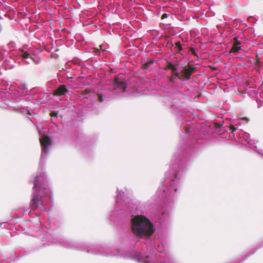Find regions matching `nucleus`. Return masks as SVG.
<instances>
[{"label": "nucleus", "mask_w": 263, "mask_h": 263, "mask_svg": "<svg viewBox=\"0 0 263 263\" xmlns=\"http://www.w3.org/2000/svg\"><path fill=\"white\" fill-rule=\"evenodd\" d=\"M184 165L181 160L176 155L172 158L170 170L165 173V178H170L166 182L169 186H163V191L161 193V199L166 198L168 203H165L162 213L158 218L159 222L163 225H167L171 221L169 211L172 208L174 199L176 193L180 186L179 179L184 171Z\"/></svg>", "instance_id": "2"}, {"label": "nucleus", "mask_w": 263, "mask_h": 263, "mask_svg": "<svg viewBox=\"0 0 263 263\" xmlns=\"http://www.w3.org/2000/svg\"><path fill=\"white\" fill-rule=\"evenodd\" d=\"M168 68L171 69L173 73L179 78V74L177 72V69L173 64L169 63L168 65Z\"/></svg>", "instance_id": "14"}, {"label": "nucleus", "mask_w": 263, "mask_h": 263, "mask_svg": "<svg viewBox=\"0 0 263 263\" xmlns=\"http://www.w3.org/2000/svg\"><path fill=\"white\" fill-rule=\"evenodd\" d=\"M8 46H9L10 48H13L14 47V43L13 42H10L8 44Z\"/></svg>", "instance_id": "24"}, {"label": "nucleus", "mask_w": 263, "mask_h": 263, "mask_svg": "<svg viewBox=\"0 0 263 263\" xmlns=\"http://www.w3.org/2000/svg\"><path fill=\"white\" fill-rule=\"evenodd\" d=\"M191 74V73L190 71H189L188 70H185V76L186 79H187V80L189 79Z\"/></svg>", "instance_id": "20"}, {"label": "nucleus", "mask_w": 263, "mask_h": 263, "mask_svg": "<svg viewBox=\"0 0 263 263\" xmlns=\"http://www.w3.org/2000/svg\"><path fill=\"white\" fill-rule=\"evenodd\" d=\"M130 221L132 231L138 238L149 239L155 232L156 228L154 224L146 216H133Z\"/></svg>", "instance_id": "3"}, {"label": "nucleus", "mask_w": 263, "mask_h": 263, "mask_svg": "<svg viewBox=\"0 0 263 263\" xmlns=\"http://www.w3.org/2000/svg\"><path fill=\"white\" fill-rule=\"evenodd\" d=\"M167 17V14L166 13H164L162 15V18H164L165 17Z\"/></svg>", "instance_id": "27"}, {"label": "nucleus", "mask_w": 263, "mask_h": 263, "mask_svg": "<svg viewBox=\"0 0 263 263\" xmlns=\"http://www.w3.org/2000/svg\"><path fill=\"white\" fill-rule=\"evenodd\" d=\"M125 193L122 191L118 189L117 190V195H116V201L118 204V205H123V204L125 202Z\"/></svg>", "instance_id": "11"}, {"label": "nucleus", "mask_w": 263, "mask_h": 263, "mask_svg": "<svg viewBox=\"0 0 263 263\" xmlns=\"http://www.w3.org/2000/svg\"><path fill=\"white\" fill-rule=\"evenodd\" d=\"M48 243L47 245H58L65 248L77 249L78 247L76 244L70 240H69L61 235L57 234H52V236L50 234L47 236Z\"/></svg>", "instance_id": "7"}, {"label": "nucleus", "mask_w": 263, "mask_h": 263, "mask_svg": "<svg viewBox=\"0 0 263 263\" xmlns=\"http://www.w3.org/2000/svg\"><path fill=\"white\" fill-rule=\"evenodd\" d=\"M164 101L169 102L173 109H179L182 107L183 103V100L179 98L177 96H172L171 97L165 96L164 99Z\"/></svg>", "instance_id": "8"}, {"label": "nucleus", "mask_w": 263, "mask_h": 263, "mask_svg": "<svg viewBox=\"0 0 263 263\" xmlns=\"http://www.w3.org/2000/svg\"><path fill=\"white\" fill-rule=\"evenodd\" d=\"M249 135L247 133L243 134V137L245 139V141L247 143H250V139L249 138Z\"/></svg>", "instance_id": "18"}, {"label": "nucleus", "mask_w": 263, "mask_h": 263, "mask_svg": "<svg viewBox=\"0 0 263 263\" xmlns=\"http://www.w3.org/2000/svg\"><path fill=\"white\" fill-rule=\"evenodd\" d=\"M40 140L42 145V153L37 174L34 180L30 208L31 211L39 209L42 211H47L48 207L51 205L52 201L51 190L48 185L47 178L45 172L42 171V163L47 156L51 142L48 137L45 135L41 136Z\"/></svg>", "instance_id": "1"}, {"label": "nucleus", "mask_w": 263, "mask_h": 263, "mask_svg": "<svg viewBox=\"0 0 263 263\" xmlns=\"http://www.w3.org/2000/svg\"><path fill=\"white\" fill-rule=\"evenodd\" d=\"M230 127H231V130H232V132L233 133H234V132H235L236 130L237 129V128L235 127L234 123L231 124Z\"/></svg>", "instance_id": "22"}, {"label": "nucleus", "mask_w": 263, "mask_h": 263, "mask_svg": "<svg viewBox=\"0 0 263 263\" xmlns=\"http://www.w3.org/2000/svg\"><path fill=\"white\" fill-rule=\"evenodd\" d=\"M176 48L179 51L182 49L180 42H178L176 43Z\"/></svg>", "instance_id": "19"}, {"label": "nucleus", "mask_w": 263, "mask_h": 263, "mask_svg": "<svg viewBox=\"0 0 263 263\" xmlns=\"http://www.w3.org/2000/svg\"><path fill=\"white\" fill-rule=\"evenodd\" d=\"M144 245L146 246L147 250L149 249V248H151V246L146 243L144 244Z\"/></svg>", "instance_id": "26"}, {"label": "nucleus", "mask_w": 263, "mask_h": 263, "mask_svg": "<svg viewBox=\"0 0 263 263\" xmlns=\"http://www.w3.org/2000/svg\"><path fill=\"white\" fill-rule=\"evenodd\" d=\"M163 191V187L159 188L155 195L147 202L135 201L134 203H128L126 204V212L134 216V214L142 215L148 214L151 213L152 209L161 201V193Z\"/></svg>", "instance_id": "4"}, {"label": "nucleus", "mask_w": 263, "mask_h": 263, "mask_svg": "<svg viewBox=\"0 0 263 263\" xmlns=\"http://www.w3.org/2000/svg\"><path fill=\"white\" fill-rule=\"evenodd\" d=\"M240 50H241L240 43L238 42H236L233 45L231 51L234 52H238Z\"/></svg>", "instance_id": "13"}, {"label": "nucleus", "mask_w": 263, "mask_h": 263, "mask_svg": "<svg viewBox=\"0 0 263 263\" xmlns=\"http://www.w3.org/2000/svg\"><path fill=\"white\" fill-rule=\"evenodd\" d=\"M28 212V210H25V213H26V212Z\"/></svg>", "instance_id": "29"}, {"label": "nucleus", "mask_w": 263, "mask_h": 263, "mask_svg": "<svg viewBox=\"0 0 263 263\" xmlns=\"http://www.w3.org/2000/svg\"><path fill=\"white\" fill-rule=\"evenodd\" d=\"M102 91H103L102 90H101L99 91V92H98V98H99V100L101 102L104 101L105 98V96H104L102 93Z\"/></svg>", "instance_id": "17"}, {"label": "nucleus", "mask_w": 263, "mask_h": 263, "mask_svg": "<svg viewBox=\"0 0 263 263\" xmlns=\"http://www.w3.org/2000/svg\"><path fill=\"white\" fill-rule=\"evenodd\" d=\"M67 91L66 87L64 85H62L55 90V94L57 95H65Z\"/></svg>", "instance_id": "12"}, {"label": "nucleus", "mask_w": 263, "mask_h": 263, "mask_svg": "<svg viewBox=\"0 0 263 263\" xmlns=\"http://www.w3.org/2000/svg\"><path fill=\"white\" fill-rule=\"evenodd\" d=\"M116 87L117 88L124 89L125 83L124 82H118L117 81L115 82Z\"/></svg>", "instance_id": "16"}, {"label": "nucleus", "mask_w": 263, "mask_h": 263, "mask_svg": "<svg viewBox=\"0 0 263 263\" xmlns=\"http://www.w3.org/2000/svg\"><path fill=\"white\" fill-rule=\"evenodd\" d=\"M155 254H148L144 256L141 252L137 255V258L142 263H175L173 259L164 253L163 250H157Z\"/></svg>", "instance_id": "6"}, {"label": "nucleus", "mask_w": 263, "mask_h": 263, "mask_svg": "<svg viewBox=\"0 0 263 263\" xmlns=\"http://www.w3.org/2000/svg\"><path fill=\"white\" fill-rule=\"evenodd\" d=\"M154 248H155L156 250H157L156 247V246H155V244L154 243Z\"/></svg>", "instance_id": "28"}, {"label": "nucleus", "mask_w": 263, "mask_h": 263, "mask_svg": "<svg viewBox=\"0 0 263 263\" xmlns=\"http://www.w3.org/2000/svg\"><path fill=\"white\" fill-rule=\"evenodd\" d=\"M100 247L97 245H92L88 247L87 251L89 253H91L96 254H100L105 256L108 255L109 254V248H103L102 251L99 249Z\"/></svg>", "instance_id": "9"}, {"label": "nucleus", "mask_w": 263, "mask_h": 263, "mask_svg": "<svg viewBox=\"0 0 263 263\" xmlns=\"http://www.w3.org/2000/svg\"><path fill=\"white\" fill-rule=\"evenodd\" d=\"M27 92L28 88L26 84L21 83L17 86L16 91L13 93L14 95L18 96H25Z\"/></svg>", "instance_id": "10"}, {"label": "nucleus", "mask_w": 263, "mask_h": 263, "mask_svg": "<svg viewBox=\"0 0 263 263\" xmlns=\"http://www.w3.org/2000/svg\"><path fill=\"white\" fill-rule=\"evenodd\" d=\"M170 81L171 82H173V83L175 82V78L174 77H171L170 78Z\"/></svg>", "instance_id": "25"}, {"label": "nucleus", "mask_w": 263, "mask_h": 263, "mask_svg": "<svg viewBox=\"0 0 263 263\" xmlns=\"http://www.w3.org/2000/svg\"><path fill=\"white\" fill-rule=\"evenodd\" d=\"M255 150L258 152L259 154L263 156V150L262 149H258V148H257L256 147H255Z\"/></svg>", "instance_id": "23"}, {"label": "nucleus", "mask_w": 263, "mask_h": 263, "mask_svg": "<svg viewBox=\"0 0 263 263\" xmlns=\"http://www.w3.org/2000/svg\"><path fill=\"white\" fill-rule=\"evenodd\" d=\"M7 55L14 60L22 58L23 62L26 64H29L30 61L33 62L35 64L39 63V60L34 55H31L24 50H11L10 52H7L3 46H0V61L5 60Z\"/></svg>", "instance_id": "5"}, {"label": "nucleus", "mask_w": 263, "mask_h": 263, "mask_svg": "<svg viewBox=\"0 0 263 263\" xmlns=\"http://www.w3.org/2000/svg\"><path fill=\"white\" fill-rule=\"evenodd\" d=\"M118 209H115L112 213L110 214V219L112 221L116 220V217L118 216Z\"/></svg>", "instance_id": "15"}, {"label": "nucleus", "mask_w": 263, "mask_h": 263, "mask_svg": "<svg viewBox=\"0 0 263 263\" xmlns=\"http://www.w3.org/2000/svg\"><path fill=\"white\" fill-rule=\"evenodd\" d=\"M123 209V207H121V209H120L119 207H118V205L117 206V208H116V209H118V212H117V213H119L120 215L121 214H123V210L122 209Z\"/></svg>", "instance_id": "21"}]
</instances>
